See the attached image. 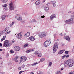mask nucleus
I'll return each mask as SVG.
<instances>
[{
	"instance_id": "nucleus-1",
	"label": "nucleus",
	"mask_w": 74,
	"mask_h": 74,
	"mask_svg": "<svg viewBox=\"0 0 74 74\" xmlns=\"http://www.w3.org/2000/svg\"><path fill=\"white\" fill-rule=\"evenodd\" d=\"M73 60H69L66 61V63L70 67H73Z\"/></svg>"
},
{
	"instance_id": "nucleus-2",
	"label": "nucleus",
	"mask_w": 74,
	"mask_h": 74,
	"mask_svg": "<svg viewBox=\"0 0 74 74\" xmlns=\"http://www.w3.org/2000/svg\"><path fill=\"white\" fill-rule=\"evenodd\" d=\"M27 60V58H26V56H22L21 58L20 63H22V62H26V61Z\"/></svg>"
},
{
	"instance_id": "nucleus-3",
	"label": "nucleus",
	"mask_w": 74,
	"mask_h": 74,
	"mask_svg": "<svg viewBox=\"0 0 74 74\" xmlns=\"http://www.w3.org/2000/svg\"><path fill=\"white\" fill-rule=\"evenodd\" d=\"M50 44L51 42H49V40H47L44 43V45L45 47H48Z\"/></svg>"
},
{
	"instance_id": "nucleus-4",
	"label": "nucleus",
	"mask_w": 74,
	"mask_h": 74,
	"mask_svg": "<svg viewBox=\"0 0 74 74\" xmlns=\"http://www.w3.org/2000/svg\"><path fill=\"white\" fill-rule=\"evenodd\" d=\"M9 7L10 10H14V6H13V4L12 2H11L9 3Z\"/></svg>"
},
{
	"instance_id": "nucleus-5",
	"label": "nucleus",
	"mask_w": 74,
	"mask_h": 74,
	"mask_svg": "<svg viewBox=\"0 0 74 74\" xmlns=\"http://www.w3.org/2000/svg\"><path fill=\"white\" fill-rule=\"evenodd\" d=\"M22 32H21L17 35V38L18 39H21L22 38Z\"/></svg>"
},
{
	"instance_id": "nucleus-6",
	"label": "nucleus",
	"mask_w": 74,
	"mask_h": 74,
	"mask_svg": "<svg viewBox=\"0 0 74 74\" xmlns=\"http://www.w3.org/2000/svg\"><path fill=\"white\" fill-rule=\"evenodd\" d=\"M73 18L70 19L68 20H66V23H68L69 24H71V23H73Z\"/></svg>"
},
{
	"instance_id": "nucleus-7",
	"label": "nucleus",
	"mask_w": 74,
	"mask_h": 74,
	"mask_svg": "<svg viewBox=\"0 0 74 74\" xmlns=\"http://www.w3.org/2000/svg\"><path fill=\"white\" fill-rule=\"evenodd\" d=\"M16 18L17 19V20L19 21H22V17L19 14H17L16 16Z\"/></svg>"
},
{
	"instance_id": "nucleus-8",
	"label": "nucleus",
	"mask_w": 74,
	"mask_h": 74,
	"mask_svg": "<svg viewBox=\"0 0 74 74\" xmlns=\"http://www.w3.org/2000/svg\"><path fill=\"white\" fill-rule=\"evenodd\" d=\"M8 40H6L4 42V46L5 47L10 46V43H8Z\"/></svg>"
},
{
	"instance_id": "nucleus-9",
	"label": "nucleus",
	"mask_w": 74,
	"mask_h": 74,
	"mask_svg": "<svg viewBox=\"0 0 74 74\" xmlns=\"http://www.w3.org/2000/svg\"><path fill=\"white\" fill-rule=\"evenodd\" d=\"M30 35V33L29 32H28L26 33L25 34V37H29Z\"/></svg>"
},
{
	"instance_id": "nucleus-10",
	"label": "nucleus",
	"mask_w": 74,
	"mask_h": 74,
	"mask_svg": "<svg viewBox=\"0 0 74 74\" xmlns=\"http://www.w3.org/2000/svg\"><path fill=\"white\" fill-rule=\"evenodd\" d=\"M20 47H14V49L15 51H19V50H20Z\"/></svg>"
},
{
	"instance_id": "nucleus-11",
	"label": "nucleus",
	"mask_w": 74,
	"mask_h": 74,
	"mask_svg": "<svg viewBox=\"0 0 74 74\" xmlns=\"http://www.w3.org/2000/svg\"><path fill=\"white\" fill-rule=\"evenodd\" d=\"M58 49V47H54L53 48V52L54 53L56 52V51Z\"/></svg>"
},
{
	"instance_id": "nucleus-12",
	"label": "nucleus",
	"mask_w": 74,
	"mask_h": 74,
	"mask_svg": "<svg viewBox=\"0 0 74 74\" xmlns=\"http://www.w3.org/2000/svg\"><path fill=\"white\" fill-rule=\"evenodd\" d=\"M56 18V16L55 15H52L51 16H50V19L51 20H52L53 18Z\"/></svg>"
},
{
	"instance_id": "nucleus-13",
	"label": "nucleus",
	"mask_w": 74,
	"mask_h": 74,
	"mask_svg": "<svg viewBox=\"0 0 74 74\" xmlns=\"http://www.w3.org/2000/svg\"><path fill=\"white\" fill-rule=\"evenodd\" d=\"M31 41H34L35 40V38L33 36H31L29 38Z\"/></svg>"
},
{
	"instance_id": "nucleus-14",
	"label": "nucleus",
	"mask_w": 74,
	"mask_h": 74,
	"mask_svg": "<svg viewBox=\"0 0 74 74\" xmlns=\"http://www.w3.org/2000/svg\"><path fill=\"white\" fill-rule=\"evenodd\" d=\"M64 38H65V39H66V40L68 41H70V38H69L68 36L64 37Z\"/></svg>"
},
{
	"instance_id": "nucleus-15",
	"label": "nucleus",
	"mask_w": 74,
	"mask_h": 74,
	"mask_svg": "<svg viewBox=\"0 0 74 74\" xmlns=\"http://www.w3.org/2000/svg\"><path fill=\"white\" fill-rule=\"evenodd\" d=\"M34 50V49H29L28 50H27L26 51V52L27 53H29L30 52H32V51H33Z\"/></svg>"
},
{
	"instance_id": "nucleus-16",
	"label": "nucleus",
	"mask_w": 74,
	"mask_h": 74,
	"mask_svg": "<svg viewBox=\"0 0 74 74\" xmlns=\"http://www.w3.org/2000/svg\"><path fill=\"white\" fill-rule=\"evenodd\" d=\"M40 0L37 1L35 2V4L36 5H39V4H40Z\"/></svg>"
},
{
	"instance_id": "nucleus-17",
	"label": "nucleus",
	"mask_w": 74,
	"mask_h": 74,
	"mask_svg": "<svg viewBox=\"0 0 74 74\" xmlns=\"http://www.w3.org/2000/svg\"><path fill=\"white\" fill-rule=\"evenodd\" d=\"M41 34L42 35V36H43V37H44V36H45L46 35H47V34H46V33L44 32H41Z\"/></svg>"
},
{
	"instance_id": "nucleus-18",
	"label": "nucleus",
	"mask_w": 74,
	"mask_h": 74,
	"mask_svg": "<svg viewBox=\"0 0 74 74\" xmlns=\"http://www.w3.org/2000/svg\"><path fill=\"white\" fill-rule=\"evenodd\" d=\"M5 38H6V36H4L3 38L1 39V42L3 41V40H5Z\"/></svg>"
},
{
	"instance_id": "nucleus-19",
	"label": "nucleus",
	"mask_w": 74,
	"mask_h": 74,
	"mask_svg": "<svg viewBox=\"0 0 74 74\" xmlns=\"http://www.w3.org/2000/svg\"><path fill=\"white\" fill-rule=\"evenodd\" d=\"M45 11H48V10H49V8L48 7H45Z\"/></svg>"
},
{
	"instance_id": "nucleus-20",
	"label": "nucleus",
	"mask_w": 74,
	"mask_h": 74,
	"mask_svg": "<svg viewBox=\"0 0 74 74\" xmlns=\"http://www.w3.org/2000/svg\"><path fill=\"white\" fill-rule=\"evenodd\" d=\"M45 58H41L40 61H39V63H41V62H43V61H44V60H45Z\"/></svg>"
},
{
	"instance_id": "nucleus-21",
	"label": "nucleus",
	"mask_w": 74,
	"mask_h": 74,
	"mask_svg": "<svg viewBox=\"0 0 74 74\" xmlns=\"http://www.w3.org/2000/svg\"><path fill=\"white\" fill-rule=\"evenodd\" d=\"M6 17V16L5 15H3L2 16V20H4L5 19V18Z\"/></svg>"
},
{
	"instance_id": "nucleus-22",
	"label": "nucleus",
	"mask_w": 74,
	"mask_h": 74,
	"mask_svg": "<svg viewBox=\"0 0 74 74\" xmlns=\"http://www.w3.org/2000/svg\"><path fill=\"white\" fill-rule=\"evenodd\" d=\"M39 37H40V38H42V37H44L43 35H42V34H41V33H40V34H39Z\"/></svg>"
},
{
	"instance_id": "nucleus-23",
	"label": "nucleus",
	"mask_w": 74,
	"mask_h": 74,
	"mask_svg": "<svg viewBox=\"0 0 74 74\" xmlns=\"http://www.w3.org/2000/svg\"><path fill=\"white\" fill-rule=\"evenodd\" d=\"M14 42H14V41H12V42H11L10 43H9V45H10V46H11V45H12V44H14Z\"/></svg>"
},
{
	"instance_id": "nucleus-24",
	"label": "nucleus",
	"mask_w": 74,
	"mask_h": 74,
	"mask_svg": "<svg viewBox=\"0 0 74 74\" xmlns=\"http://www.w3.org/2000/svg\"><path fill=\"white\" fill-rule=\"evenodd\" d=\"M11 32V31H9L8 32L6 33L5 34V35H7V34H8L10 33Z\"/></svg>"
},
{
	"instance_id": "nucleus-25",
	"label": "nucleus",
	"mask_w": 74,
	"mask_h": 74,
	"mask_svg": "<svg viewBox=\"0 0 74 74\" xmlns=\"http://www.w3.org/2000/svg\"><path fill=\"white\" fill-rule=\"evenodd\" d=\"M18 59H19V56H16V57L14 58V60H17Z\"/></svg>"
},
{
	"instance_id": "nucleus-26",
	"label": "nucleus",
	"mask_w": 74,
	"mask_h": 74,
	"mask_svg": "<svg viewBox=\"0 0 74 74\" xmlns=\"http://www.w3.org/2000/svg\"><path fill=\"white\" fill-rule=\"evenodd\" d=\"M36 22V20H32L31 21H30V22Z\"/></svg>"
},
{
	"instance_id": "nucleus-27",
	"label": "nucleus",
	"mask_w": 74,
	"mask_h": 74,
	"mask_svg": "<svg viewBox=\"0 0 74 74\" xmlns=\"http://www.w3.org/2000/svg\"><path fill=\"white\" fill-rule=\"evenodd\" d=\"M9 30V28H6L5 29V32H8V30Z\"/></svg>"
},
{
	"instance_id": "nucleus-28",
	"label": "nucleus",
	"mask_w": 74,
	"mask_h": 74,
	"mask_svg": "<svg viewBox=\"0 0 74 74\" xmlns=\"http://www.w3.org/2000/svg\"><path fill=\"white\" fill-rule=\"evenodd\" d=\"M51 3H52V4H55L56 3V2H55V1H51Z\"/></svg>"
},
{
	"instance_id": "nucleus-29",
	"label": "nucleus",
	"mask_w": 74,
	"mask_h": 74,
	"mask_svg": "<svg viewBox=\"0 0 74 74\" xmlns=\"http://www.w3.org/2000/svg\"><path fill=\"white\" fill-rule=\"evenodd\" d=\"M7 0H2V3H6Z\"/></svg>"
},
{
	"instance_id": "nucleus-30",
	"label": "nucleus",
	"mask_w": 74,
	"mask_h": 74,
	"mask_svg": "<svg viewBox=\"0 0 74 74\" xmlns=\"http://www.w3.org/2000/svg\"><path fill=\"white\" fill-rule=\"evenodd\" d=\"M7 6V4H4L2 5V7H5Z\"/></svg>"
},
{
	"instance_id": "nucleus-31",
	"label": "nucleus",
	"mask_w": 74,
	"mask_h": 74,
	"mask_svg": "<svg viewBox=\"0 0 74 74\" xmlns=\"http://www.w3.org/2000/svg\"><path fill=\"white\" fill-rule=\"evenodd\" d=\"M41 56H42L41 53H38V57H41Z\"/></svg>"
},
{
	"instance_id": "nucleus-32",
	"label": "nucleus",
	"mask_w": 74,
	"mask_h": 74,
	"mask_svg": "<svg viewBox=\"0 0 74 74\" xmlns=\"http://www.w3.org/2000/svg\"><path fill=\"white\" fill-rule=\"evenodd\" d=\"M38 53V51H36L34 53L35 55H37Z\"/></svg>"
},
{
	"instance_id": "nucleus-33",
	"label": "nucleus",
	"mask_w": 74,
	"mask_h": 74,
	"mask_svg": "<svg viewBox=\"0 0 74 74\" xmlns=\"http://www.w3.org/2000/svg\"><path fill=\"white\" fill-rule=\"evenodd\" d=\"M37 64V63H35L34 64H32V66H36V64Z\"/></svg>"
},
{
	"instance_id": "nucleus-34",
	"label": "nucleus",
	"mask_w": 74,
	"mask_h": 74,
	"mask_svg": "<svg viewBox=\"0 0 74 74\" xmlns=\"http://www.w3.org/2000/svg\"><path fill=\"white\" fill-rule=\"evenodd\" d=\"M29 45L28 44H25L24 46V47H28Z\"/></svg>"
},
{
	"instance_id": "nucleus-35",
	"label": "nucleus",
	"mask_w": 74,
	"mask_h": 74,
	"mask_svg": "<svg viewBox=\"0 0 74 74\" xmlns=\"http://www.w3.org/2000/svg\"><path fill=\"white\" fill-rule=\"evenodd\" d=\"M23 72H24V71H20L19 72V74H21L22 73H23Z\"/></svg>"
},
{
	"instance_id": "nucleus-36",
	"label": "nucleus",
	"mask_w": 74,
	"mask_h": 74,
	"mask_svg": "<svg viewBox=\"0 0 74 74\" xmlns=\"http://www.w3.org/2000/svg\"><path fill=\"white\" fill-rule=\"evenodd\" d=\"M57 46H58L57 43H55L54 45V47H57Z\"/></svg>"
},
{
	"instance_id": "nucleus-37",
	"label": "nucleus",
	"mask_w": 74,
	"mask_h": 74,
	"mask_svg": "<svg viewBox=\"0 0 74 74\" xmlns=\"http://www.w3.org/2000/svg\"><path fill=\"white\" fill-rule=\"evenodd\" d=\"M25 67V65L24 64H23L21 66V68H23Z\"/></svg>"
},
{
	"instance_id": "nucleus-38",
	"label": "nucleus",
	"mask_w": 74,
	"mask_h": 74,
	"mask_svg": "<svg viewBox=\"0 0 74 74\" xmlns=\"http://www.w3.org/2000/svg\"><path fill=\"white\" fill-rule=\"evenodd\" d=\"M10 51L11 53H14V51L13 50H10Z\"/></svg>"
},
{
	"instance_id": "nucleus-39",
	"label": "nucleus",
	"mask_w": 74,
	"mask_h": 74,
	"mask_svg": "<svg viewBox=\"0 0 74 74\" xmlns=\"http://www.w3.org/2000/svg\"><path fill=\"white\" fill-rule=\"evenodd\" d=\"M14 22H12V23L10 24V26H12L14 25Z\"/></svg>"
},
{
	"instance_id": "nucleus-40",
	"label": "nucleus",
	"mask_w": 74,
	"mask_h": 74,
	"mask_svg": "<svg viewBox=\"0 0 74 74\" xmlns=\"http://www.w3.org/2000/svg\"><path fill=\"white\" fill-rule=\"evenodd\" d=\"M65 57H66V58H69V55H65Z\"/></svg>"
},
{
	"instance_id": "nucleus-41",
	"label": "nucleus",
	"mask_w": 74,
	"mask_h": 74,
	"mask_svg": "<svg viewBox=\"0 0 74 74\" xmlns=\"http://www.w3.org/2000/svg\"><path fill=\"white\" fill-rule=\"evenodd\" d=\"M65 50H61V53H63L64 52Z\"/></svg>"
},
{
	"instance_id": "nucleus-42",
	"label": "nucleus",
	"mask_w": 74,
	"mask_h": 74,
	"mask_svg": "<svg viewBox=\"0 0 74 74\" xmlns=\"http://www.w3.org/2000/svg\"><path fill=\"white\" fill-rule=\"evenodd\" d=\"M52 62H50L49 64V66H52Z\"/></svg>"
},
{
	"instance_id": "nucleus-43",
	"label": "nucleus",
	"mask_w": 74,
	"mask_h": 74,
	"mask_svg": "<svg viewBox=\"0 0 74 74\" xmlns=\"http://www.w3.org/2000/svg\"><path fill=\"white\" fill-rule=\"evenodd\" d=\"M62 52H61V51H59V52H58V54H62Z\"/></svg>"
},
{
	"instance_id": "nucleus-44",
	"label": "nucleus",
	"mask_w": 74,
	"mask_h": 74,
	"mask_svg": "<svg viewBox=\"0 0 74 74\" xmlns=\"http://www.w3.org/2000/svg\"><path fill=\"white\" fill-rule=\"evenodd\" d=\"M57 74H61V73L60 71H58L57 73Z\"/></svg>"
},
{
	"instance_id": "nucleus-45",
	"label": "nucleus",
	"mask_w": 74,
	"mask_h": 74,
	"mask_svg": "<svg viewBox=\"0 0 74 74\" xmlns=\"http://www.w3.org/2000/svg\"><path fill=\"white\" fill-rule=\"evenodd\" d=\"M50 4V3L48 2L47 3L46 5H47L48 6L49 5V4Z\"/></svg>"
},
{
	"instance_id": "nucleus-46",
	"label": "nucleus",
	"mask_w": 74,
	"mask_h": 74,
	"mask_svg": "<svg viewBox=\"0 0 74 74\" xmlns=\"http://www.w3.org/2000/svg\"><path fill=\"white\" fill-rule=\"evenodd\" d=\"M53 7H56V3H55V4H53Z\"/></svg>"
},
{
	"instance_id": "nucleus-47",
	"label": "nucleus",
	"mask_w": 74,
	"mask_h": 74,
	"mask_svg": "<svg viewBox=\"0 0 74 74\" xmlns=\"http://www.w3.org/2000/svg\"><path fill=\"white\" fill-rule=\"evenodd\" d=\"M68 53H69V51H65V53H66V54H68Z\"/></svg>"
},
{
	"instance_id": "nucleus-48",
	"label": "nucleus",
	"mask_w": 74,
	"mask_h": 74,
	"mask_svg": "<svg viewBox=\"0 0 74 74\" xmlns=\"http://www.w3.org/2000/svg\"><path fill=\"white\" fill-rule=\"evenodd\" d=\"M66 58V56H65V55L62 57V59H64V58Z\"/></svg>"
},
{
	"instance_id": "nucleus-49",
	"label": "nucleus",
	"mask_w": 74,
	"mask_h": 74,
	"mask_svg": "<svg viewBox=\"0 0 74 74\" xmlns=\"http://www.w3.org/2000/svg\"><path fill=\"white\" fill-rule=\"evenodd\" d=\"M60 36H63V34L62 33L60 34Z\"/></svg>"
},
{
	"instance_id": "nucleus-50",
	"label": "nucleus",
	"mask_w": 74,
	"mask_h": 74,
	"mask_svg": "<svg viewBox=\"0 0 74 74\" xmlns=\"http://www.w3.org/2000/svg\"><path fill=\"white\" fill-rule=\"evenodd\" d=\"M69 74H74V73H73V72H71L69 73Z\"/></svg>"
},
{
	"instance_id": "nucleus-51",
	"label": "nucleus",
	"mask_w": 74,
	"mask_h": 74,
	"mask_svg": "<svg viewBox=\"0 0 74 74\" xmlns=\"http://www.w3.org/2000/svg\"><path fill=\"white\" fill-rule=\"evenodd\" d=\"M21 22H25V20H22L21 21Z\"/></svg>"
},
{
	"instance_id": "nucleus-52",
	"label": "nucleus",
	"mask_w": 74,
	"mask_h": 74,
	"mask_svg": "<svg viewBox=\"0 0 74 74\" xmlns=\"http://www.w3.org/2000/svg\"><path fill=\"white\" fill-rule=\"evenodd\" d=\"M21 67H19L18 68V69L19 70H21Z\"/></svg>"
},
{
	"instance_id": "nucleus-53",
	"label": "nucleus",
	"mask_w": 74,
	"mask_h": 74,
	"mask_svg": "<svg viewBox=\"0 0 74 74\" xmlns=\"http://www.w3.org/2000/svg\"><path fill=\"white\" fill-rule=\"evenodd\" d=\"M42 18H45V16H42L41 17Z\"/></svg>"
},
{
	"instance_id": "nucleus-54",
	"label": "nucleus",
	"mask_w": 74,
	"mask_h": 74,
	"mask_svg": "<svg viewBox=\"0 0 74 74\" xmlns=\"http://www.w3.org/2000/svg\"><path fill=\"white\" fill-rule=\"evenodd\" d=\"M2 44L0 43V47H2Z\"/></svg>"
},
{
	"instance_id": "nucleus-55",
	"label": "nucleus",
	"mask_w": 74,
	"mask_h": 74,
	"mask_svg": "<svg viewBox=\"0 0 74 74\" xmlns=\"http://www.w3.org/2000/svg\"><path fill=\"white\" fill-rule=\"evenodd\" d=\"M30 74H34V73L33 72H31L30 73Z\"/></svg>"
},
{
	"instance_id": "nucleus-56",
	"label": "nucleus",
	"mask_w": 74,
	"mask_h": 74,
	"mask_svg": "<svg viewBox=\"0 0 74 74\" xmlns=\"http://www.w3.org/2000/svg\"><path fill=\"white\" fill-rule=\"evenodd\" d=\"M15 62H18V60H15Z\"/></svg>"
},
{
	"instance_id": "nucleus-57",
	"label": "nucleus",
	"mask_w": 74,
	"mask_h": 74,
	"mask_svg": "<svg viewBox=\"0 0 74 74\" xmlns=\"http://www.w3.org/2000/svg\"><path fill=\"white\" fill-rule=\"evenodd\" d=\"M45 1V0H43V3H44Z\"/></svg>"
},
{
	"instance_id": "nucleus-58",
	"label": "nucleus",
	"mask_w": 74,
	"mask_h": 74,
	"mask_svg": "<svg viewBox=\"0 0 74 74\" xmlns=\"http://www.w3.org/2000/svg\"><path fill=\"white\" fill-rule=\"evenodd\" d=\"M0 74H3V72H0Z\"/></svg>"
},
{
	"instance_id": "nucleus-59",
	"label": "nucleus",
	"mask_w": 74,
	"mask_h": 74,
	"mask_svg": "<svg viewBox=\"0 0 74 74\" xmlns=\"http://www.w3.org/2000/svg\"><path fill=\"white\" fill-rule=\"evenodd\" d=\"M5 10H7L8 9L6 8H5Z\"/></svg>"
},
{
	"instance_id": "nucleus-60",
	"label": "nucleus",
	"mask_w": 74,
	"mask_h": 74,
	"mask_svg": "<svg viewBox=\"0 0 74 74\" xmlns=\"http://www.w3.org/2000/svg\"><path fill=\"white\" fill-rule=\"evenodd\" d=\"M2 50H3V49H0V51H2Z\"/></svg>"
},
{
	"instance_id": "nucleus-61",
	"label": "nucleus",
	"mask_w": 74,
	"mask_h": 74,
	"mask_svg": "<svg viewBox=\"0 0 74 74\" xmlns=\"http://www.w3.org/2000/svg\"><path fill=\"white\" fill-rule=\"evenodd\" d=\"M63 69H64L63 68H62L61 69V70H63Z\"/></svg>"
},
{
	"instance_id": "nucleus-62",
	"label": "nucleus",
	"mask_w": 74,
	"mask_h": 74,
	"mask_svg": "<svg viewBox=\"0 0 74 74\" xmlns=\"http://www.w3.org/2000/svg\"><path fill=\"white\" fill-rule=\"evenodd\" d=\"M71 11L68 12V13H71Z\"/></svg>"
},
{
	"instance_id": "nucleus-63",
	"label": "nucleus",
	"mask_w": 74,
	"mask_h": 74,
	"mask_svg": "<svg viewBox=\"0 0 74 74\" xmlns=\"http://www.w3.org/2000/svg\"><path fill=\"white\" fill-rule=\"evenodd\" d=\"M57 41H59V39H57Z\"/></svg>"
},
{
	"instance_id": "nucleus-64",
	"label": "nucleus",
	"mask_w": 74,
	"mask_h": 74,
	"mask_svg": "<svg viewBox=\"0 0 74 74\" xmlns=\"http://www.w3.org/2000/svg\"><path fill=\"white\" fill-rule=\"evenodd\" d=\"M66 34H64V36H65V35Z\"/></svg>"
}]
</instances>
